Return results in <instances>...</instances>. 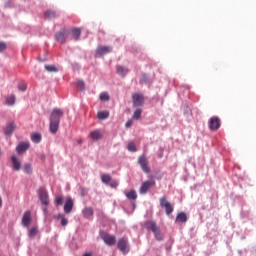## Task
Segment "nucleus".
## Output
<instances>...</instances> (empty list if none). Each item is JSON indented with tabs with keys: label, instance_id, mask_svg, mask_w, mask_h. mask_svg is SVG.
I'll return each instance as SVG.
<instances>
[{
	"label": "nucleus",
	"instance_id": "nucleus-21",
	"mask_svg": "<svg viewBox=\"0 0 256 256\" xmlns=\"http://www.w3.org/2000/svg\"><path fill=\"white\" fill-rule=\"evenodd\" d=\"M14 131H15V123L10 122V123L6 126V128H5V130H4V134H5V135H11Z\"/></svg>",
	"mask_w": 256,
	"mask_h": 256
},
{
	"label": "nucleus",
	"instance_id": "nucleus-24",
	"mask_svg": "<svg viewBox=\"0 0 256 256\" xmlns=\"http://www.w3.org/2000/svg\"><path fill=\"white\" fill-rule=\"evenodd\" d=\"M97 118L100 121H104V119H108L109 118V111H99L97 113Z\"/></svg>",
	"mask_w": 256,
	"mask_h": 256
},
{
	"label": "nucleus",
	"instance_id": "nucleus-34",
	"mask_svg": "<svg viewBox=\"0 0 256 256\" xmlns=\"http://www.w3.org/2000/svg\"><path fill=\"white\" fill-rule=\"evenodd\" d=\"M37 233H39V230H37V228H32L30 231H29V237L30 239H33V237H36L37 236Z\"/></svg>",
	"mask_w": 256,
	"mask_h": 256
},
{
	"label": "nucleus",
	"instance_id": "nucleus-25",
	"mask_svg": "<svg viewBox=\"0 0 256 256\" xmlns=\"http://www.w3.org/2000/svg\"><path fill=\"white\" fill-rule=\"evenodd\" d=\"M176 221L187 223V214L185 212H180L176 217Z\"/></svg>",
	"mask_w": 256,
	"mask_h": 256
},
{
	"label": "nucleus",
	"instance_id": "nucleus-11",
	"mask_svg": "<svg viewBox=\"0 0 256 256\" xmlns=\"http://www.w3.org/2000/svg\"><path fill=\"white\" fill-rule=\"evenodd\" d=\"M111 51H113L112 47L100 46L96 50V57H103V55H107V53H111Z\"/></svg>",
	"mask_w": 256,
	"mask_h": 256
},
{
	"label": "nucleus",
	"instance_id": "nucleus-9",
	"mask_svg": "<svg viewBox=\"0 0 256 256\" xmlns=\"http://www.w3.org/2000/svg\"><path fill=\"white\" fill-rule=\"evenodd\" d=\"M132 101L134 107H141L145 103V97L143 94L135 93L132 96Z\"/></svg>",
	"mask_w": 256,
	"mask_h": 256
},
{
	"label": "nucleus",
	"instance_id": "nucleus-40",
	"mask_svg": "<svg viewBox=\"0 0 256 256\" xmlns=\"http://www.w3.org/2000/svg\"><path fill=\"white\" fill-rule=\"evenodd\" d=\"M110 187H112V189H117V187H119V182H117V180L111 181Z\"/></svg>",
	"mask_w": 256,
	"mask_h": 256
},
{
	"label": "nucleus",
	"instance_id": "nucleus-1",
	"mask_svg": "<svg viewBox=\"0 0 256 256\" xmlns=\"http://www.w3.org/2000/svg\"><path fill=\"white\" fill-rule=\"evenodd\" d=\"M145 228L147 231H152V233H154V237L157 241H163V233L161 232V227H159L155 221H146Z\"/></svg>",
	"mask_w": 256,
	"mask_h": 256
},
{
	"label": "nucleus",
	"instance_id": "nucleus-13",
	"mask_svg": "<svg viewBox=\"0 0 256 256\" xmlns=\"http://www.w3.org/2000/svg\"><path fill=\"white\" fill-rule=\"evenodd\" d=\"M29 147H30L29 142H20L16 147V151L19 155H21V153H25V151H27Z\"/></svg>",
	"mask_w": 256,
	"mask_h": 256
},
{
	"label": "nucleus",
	"instance_id": "nucleus-39",
	"mask_svg": "<svg viewBox=\"0 0 256 256\" xmlns=\"http://www.w3.org/2000/svg\"><path fill=\"white\" fill-rule=\"evenodd\" d=\"M77 87L78 89H80V91H83L85 89V82H83L82 80L78 81Z\"/></svg>",
	"mask_w": 256,
	"mask_h": 256
},
{
	"label": "nucleus",
	"instance_id": "nucleus-41",
	"mask_svg": "<svg viewBox=\"0 0 256 256\" xmlns=\"http://www.w3.org/2000/svg\"><path fill=\"white\" fill-rule=\"evenodd\" d=\"M7 49V44L5 42H0V53H3Z\"/></svg>",
	"mask_w": 256,
	"mask_h": 256
},
{
	"label": "nucleus",
	"instance_id": "nucleus-27",
	"mask_svg": "<svg viewBox=\"0 0 256 256\" xmlns=\"http://www.w3.org/2000/svg\"><path fill=\"white\" fill-rule=\"evenodd\" d=\"M44 17L46 19H55V17H57V14L53 10H48L44 13Z\"/></svg>",
	"mask_w": 256,
	"mask_h": 256
},
{
	"label": "nucleus",
	"instance_id": "nucleus-6",
	"mask_svg": "<svg viewBox=\"0 0 256 256\" xmlns=\"http://www.w3.org/2000/svg\"><path fill=\"white\" fill-rule=\"evenodd\" d=\"M67 37H69V31L65 28L55 34V39L58 43H65L67 41Z\"/></svg>",
	"mask_w": 256,
	"mask_h": 256
},
{
	"label": "nucleus",
	"instance_id": "nucleus-36",
	"mask_svg": "<svg viewBox=\"0 0 256 256\" xmlns=\"http://www.w3.org/2000/svg\"><path fill=\"white\" fill-rule=\"evenodd\" d=\"M55 205L59 207V205H63V196H57L55 199Z\"/></svg>",
	"mask_w": 256,
	"mask_h": 256
},
{
	"label": "nucleus",
	"instance_id": "nucleus-26",
	"mask_svg": "<svg viewBox=\"0 0 256 256\" xmlns=\"http://www.w3.org/2000/svg\"><path fill=\"white\" fill-rule=\"evenodd\" d=\"M41 139H42L41 133H34L31 135V141L33 143H41Z\"/></svg>",
	"mask_w": 256,
	"mask_h": 256
},
{
	"label": "nucleus",
	"instance_id": "nucleus-3",
	"mask_svg": "<svg viewBox=\"0 0 256 256\" xmlns=\"http://www.w3.org/2000/svg\"><path fill=\"white\" fill-rule=\"evenodd\" d=\"M100 237L110 247L117 243V238L107 232H100Z\"/></svg>",
	"mask_w": 256,
	"mask_h": 256
},
{
	"label": "nucleus",
	"instance_id": "nucleus-14",
	"mask_svg": "<svg viewBox=\"0 0 256 256\" xmlns=\"http://www.w3.org/2000/svg\"><path fill=\"white\" fill-rule=\"evenodd\" d=\"M11 162L14 171H21V160L17 156H11Z\"/></svg>",
	"mask_w": 256,
	"mask_h": 256
},
{
	"label": "nucleus",
	"instance_id": "nucleus-38",
	"mask_svg": "<svg viewBox=\"0 0 256 256\" xmlns=\"http://www.w3.org/2000/svg\"><path fill=\"white\" fill-rule=\"evenodd\" d=\"M18 89L19 91H22V92L27 91V84L25 83L18 84Z\"/></svg>",
	"mask_w": 256,
	"mask_h": 256
},
{
	"label": "nucleus",
	"instance_id": "nucleus-31",
	"mask_svg": "<svg viewBox=\"0 0 256 256\" xmlns=\"http://www.w3.org/2000/svg\"><path fill=\"white\" fill-rule=\"evenodd\" d=\"M23 169L24 173H27L28 175H31V173H33V167H31L30 163L24 164Z\"/></svg>",
	"mask_w": 256,
	"mask_h": 256
},
{
	"label": "nucleus",
	"instance_id": "nucleus-32",
	"mask_svg": "<svg viewBox=\"0 0 256 256\" xmlns=\"http://www.w3.org/2000/svg\"><path fill=\"white\" fill-rule=\"evenodd\" d=\"M141 113H143V110H141V108L136 109L133 114V119H136V120L141 119Z\"/></svg>",
	"mask_w": 256,
	"mask_h": 256
},
{
	"label": "nucleus",
	"instance_id": "nucleus-4",
	"mask_svg": "<svg viewBox=\"0 0 256 256\" xmlns=\"http://www.w3.org/2000/svg\"><path fill=\"white\" fill-rule=\"evenodd\" d=\"M160 207L165 209L166 215H171L173 213V205H171V202L167 201V196H163L160 198Z\"/></svg>",
	"mask_w": 256,
	"mask_h": 256
},
{
	"label": "nucleus",
	"instance_id": "nucleus-20",
	"mask_svg": "<svg viewBox=\"0 0 256 256\" xmlns=\"http://www.w3.org/2000/svg\"><path fill=\"white\" fill-rule=\"evenodd\" d=\"M116 71H117L118 75H120L121 77H125V75H127V73H129V68L123 67V66H117Z\"/></svg>",
	"mask_w": 256,
	"mask_h": 256
},
{
	"label": "nucleus",
	"instance_id": "nucleus-23",
	"mask_svg": "<svg viewBox=\"0 0 256 256\" xmlns=\"http://www.w3.org/2000/svg\"><path fill=\"white\" fill-rule=\"evenodd\" d=\"M82 213L86 219H89V217H93V208L86 207L83 209Z\"/></svg>",
	"mask_w": 256,
	"mask_h": 256
},
{
	"label": "nucleus",
	"instance_id": "nucleus-10",
	"mask_svg": "<svg viewBox=\"0 0 256 256\" xmlns=\"http://www.w3.org/2000/svg\"><path fill=\"white\" fill-rule=\"evenodd\" d=\"M138 163L144 173H151V169L149 168V161H147L145 156H140Z\"/></svg>",
	"mask_w": 256,
	"mask_h": 256
},
{
	"label": "nucleus",
	"instance_id": "nucleus-7",
	"mask_svg": "<svg viewBox=\"0 0 256 256\" xmlns=\"http://www.w3.org/2000/svg\"><path fill=\"white\" fill-rule=\"evenodd\" d=\"M117 245H118L119 251L124 253V255L129 253V240H127V238H120L118 240Z\"/></svg>",
	"mask_w": 256,
	"mask_h": 256
},
{
	"label": "nucleus",
	"instance_id": "nucleus-19",
	"mask_svg": "<svg viewBox=\"0 0 256 256\" xmlns=\"http://www.w3.org/2000/svg\"><path fill=\"white\" fill-rule=\"evenodd\" d=\"M71 34L74 41H79V37H81V28H72Z\"/></svg>",
	"mask_w": 256,
	"mask_h": 256
},
{
	"label": "nucleus",
	"instance_id": "nucleus-43",
	"mask_svg": "<svg viewBox=\"0 0 256 256\" xmlns=\"http://www.w3.org/2000/svg\"><path fill=\"white\" fill-rule=\"evenodd\" d=\"M2 207H3V199L0 196V208H2Z\"/></svg>",
	"mask_w": 256,
	"mask_h": 256
},
{
	"label": "nucleus",
	"instance_id": "nucleus-29",
	"mask_svg": "<svg viewBox=\"0 0 256 256\" xmlns=\"http://www.w3.org/2000/svg\"><path fill=\"white\" fill-rule=\"evenodd\" d=\"M127 199L130 201H135L137 199V192L135 190H131L126 194Z\"/></svg>",
	"mask_w": 256,
	"mask_h": 256
},
{
	"label": "nucleus",
	"instance_id": "nucleus-42",
	"mask_svg": "<svg viewBox=\"0 0 256 256\" xmlns=\"http://www.w3.org/2000/svg\"><path fill=\"white\" fill-rule=\"evenodd\" d=\"M131 125H133V120H128L125 124L126 129H129V127H131Z\"/></svg>",
	"mask_w": 256,
	"mask_h": 256
},
{
	"label": "nucleus",
	"instance_id": "nucleus-37",
	"mask_svg": "<svg viewBox=\"0 0 256 256\" xmlns=\"http://www.w3.org/2000/svg\"><path fill=\"white\" fill-rule=\"evenodd\" d=\"M61 217V225L62 227H67L69 220H67V218H65V216H60Z\"/></svg>",
	"mask_w": 256,
	"mask_h": 256
},
{
	"label": "nucleus",
	"instance_id": "nucleus-15",
	"mask_svg": "<svg viewBox=\"0 0 256 256\" xmlns=\"http://www.w3.org/2000/svg\"><path fill=\"white\" fill-rule=\"evenodd\" d=\"M22 224L24 227H29L31 224V211L27 210L24 212L23 217H22Z\"/></svg>",
	"mask_w": 256,
	"mask_h": 256
},
{
	"label": "nucleus",
	"instance_id": "nucleus-35",
	"mask_svg": "<svg viewBox=\"0 0 256 256\" xmlns=\"http://www.w3.org/2000/svg\"><path fill=\"white\" fill-rule=\"evenodd\" d=\"M101 101H109V94L107 92H103L100 94Z\"/></svg>",
	"mask_w": 256,
	"mask_h": 256
},
{
	"label": "nucleus",
	"instance_id": "nucleus-8",
	"mask_svg": "<svg viewBox=\"0 0 256 256\" xmlns=\"http://www.w3.org/2000/svg\"><path fill=\"white\" fill-rule=\"evenodd\" d=\"M208 127L210 131H217V129L221 127V119H219L217 116L210 118Z\"/></svg>",
	"mask_w": 256,
	"mask_h": 256
},
{
	"label": "nucleus",
	"instance_id": "nucleus-28",
	"mask_svg": "<svg viewBox=\"0 0 256 256\" xmlns=\"http://www.w3.org/2000/svg\"><path fill=\"white\" fill-rule=\"evenodd\" d=\"M44 68L48 73H57L59 71L55 65H45Z\"/></svg>",
	"mask_w": 256,
	"mask_h": 256
},
{
	"label": "nucleus",
	"instance_id": "nucleus-44",
	"mask_svg": "<svg viewBox=\"0 0 256 256\" xmlns=\"http://www.w3.org/2000/svg\"><path fill=\"white\" fill-rule=\"evenodd\" d=\"M61 216H64L63 214H59L58 216H55V219H61Z\"/></svg>",
	"mask_w": 256,
	"mask_h": 256
},
{
	"label": "nucleus",
	"instance_id": "nucleus-12",
	"mask_svg": "<svg viewBox=\"0 0 256 256\" xmlns=\"http://www.w3.org/2000/svg\"><path fill=\"white\" fill-rule=\"evenodd\" d=\"M154 185H155V181H145L140 187L141 195H145V193H147V191H149L151 187H154Z\"/></svg>",
	"mask_w": 256,
	"mask_h": 256
},
{
	"label": "nucleus",
	"instance_id": "nucleus-22",
	"mask_svg": "<svg viewBox=\"0 0 256 256\" xmlns=\"http://www.w3.org/2000/svg\"><path fill=\"white\" fill-rule=\"evenodd\" d=\"M15 100H16V97L14 94L7 96L6 105H8V107H13V105H15Z\"/></svg>",
	"mask_w": 256,
	"mask_h": 256
},
{
	"label": "nucleus",
	"instance_id": "nucleus-17",
	"mask_svg": "<svg viewBox=\"0 0 256 256\" xmlns=\"http://www.w3.org/2000/svg\"><path fill=\"white\" fill-rule=\"evenodd\" d=\"M73 211V199L68 198L66 203L64 204V213H71Z\"/></svg>",
	"mask_w": 256,
	"mask_h": 256
},
{
	"label": "nucleus",
	"instance_id": "nucleus-33",
	"mask_svg": "<svg viewBox=\"0 0 256 256\" xmlns=\"http://www.w3.org/2000/svg\"><path fill=\"white\" fill-rule=\"evenodd\" d=\"M128 151L135 153L137 151V146L133 142L128 143Z\"/></svg>",
	"mask_w": 256,
	"mask_h": 256
},
{
	"label": "nucleus",
	"instance_id": "nucleus-18",
	"mask_svg": "<svg viewBox=\"0 0 256 256\" xmlns=\"http://www.w3.org/2000/svg\"><path fill=\"white\" fill-rule=\"evenodd\" d=\"M89 137L93 140V141H99V139H101V137H103V135L101 134V131L99 130H94L89 134Z\"/></svg>",
	"mask_w": 256,
	"mask_h": 256
},
{
	"label": "nucleus",
	"instance_id": "nucleus-16",
	"mask_svg": "<svg viewBox=\"0 0 256 256\" xmlns=\"http://www.w3.org/2000/svg\"><path fill=\"white\" fill-rule=\"evenodd\" d=\"M59 123L60 122L50 120L49 130L52 135H56V133L59 131Z\"/></svg>",
	"mask_w": 256,
	"mask_h": 256
},
{
	"label": "nucleus",
	"instance_id": "nucleus-2",
	"mask_svg": "<svg viewBox=\"0 0 256 256\" xmlns=\"http://www.w3.org/2000/svg\"><path fill=\"white\" fill-rule=\"evenodd\" d=\"M38 196L42 205H45V207L49 206V192H47L45 187H40L38 189Z\"/></svg>",
	"mask_w": 256,
	"mask_h": 256
},
{
	"label": "nucleus",
	"instance_id": "nucleus-30",
	"mask_svg": "<svg viewBox=\"0 0 256 256\" xmlns=\"http://www.w3.org/2000/svg\"><path fill=\"white\" fill-rule=\"evenodd\" d=\"M101 181L102 183H104L105 185H109V183H111V175L109 174H103L101 176Z\"/></svg>",
	"mask_w": 256,
	"mask_h": 256
},
{
	"label": "nucleus",
	"instance_id": "nucleus-5",
	"mask_svg": "<svg viewBox=\"0 0 256 256\" xmlns=\"http://www.w3.org/2000/svg\"><path fill=\"white\" fill-rule=\"evenodd\" d=\"M62 117H63V109L54 108L50 114V121L61 123Z\"/></svg>",
	"mask_w": 256,
	"mask_h": 256
},
{
	"label": "nucleus",
	"instance_id": "nucleus-45",
	"mask_svg": "<svg viewBox=\"0 0 256 256\" xmlns=\"http://www.w3.org/2000/svg\"><path fill=\"white\" fill-rule=\"evenodd\" d=\"M43 212L45 213V215H47V208H44Z\"/></svg>",
	"mask_w": 256,
	"mask_h": 256
}]
</instances>
